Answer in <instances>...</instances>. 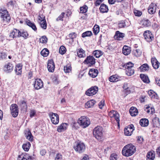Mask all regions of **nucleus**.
Masks as SVG:
<instances>
[{"label":"nucleus","instance_id":"nucleus-1","mask_svg":"<svg viewBox=\"0 0 160 160\" xmlns=\"http://www.w3.org/2000/svg\"><path fill=\"white\" fill-rule=\"evenodd\" d=\"M136 151V147L130 143L124 146L122 150V153L125 156L129 157L133 155Z\"/></svg>","mask_w":160,"mask_h":160},{"label":"nucleus","instance_id":"nucleus-2","mask_svg":"<svg viewBox=\"0 0 160 160\" xmlns=\"http://www.w3.org/2000/svg\"><path fill=\"white\" fill-rule=\"evenodd\" d=\"M103 129L102 127L98 126L93 130V133L94 137L98 140H101L102 137Z\"/></svg>","mask_w":160,"mask_h":160},{"label":"nucleus","instance_id":"nucleus-3","mask_svg":"<svg viewBox=\"0 0 160 160\" xmlns=\"http://www.w3.org/2000/svg\"><path fill=\"white\" fill-rule=\"evenodd\" d=\"M78 122L80 125L83 128L88 127L90 124L89 119L86 116L80 117Z\"/></svg>","mask_w":160,"mask_h":160},{"label":"nucleus","instance_id":"nucleus-4","mask_svg":"<svg viewBox=\"0 0 160 160\" xmlns=\"http://www.w3.org/2000/svg\"><path fill=\"white\" fill-rule=\"evenodd\" d=\"M73 148L77 152L81 153L85 151L86 148L84 143L79 142L76 143L74 146Z\"/></svg>","mask_w":160,"mask_h":160},{"label":"nucleus","instance_id":"nucleus-5","mask_svg":"<svg viewBox=\"0 0 160 160\" xmlns=\"http://www.w3.org/2000/svg\"><path fill=\"white\" fill-rule=\"evenodd\" d=\"M0 14L1 18L4 20H6L7 22L10 20V18L7 10L2 8L0 9Z\"/></svg>","mask_w":160,"mask_h":160},{"label":"nucleus","instance_id":"nucleus-6","mask_svg":"<svg viewBox=\"0 0 160 160\" xmlns=\"http://www.w3.org/2000/svg\"><path fill=\"white\" fill-rule=\"evenodd\" d=\"M49 116L50 118L51 121L53 124H57L58 123L59 118L57 114L50 112L49 113Z\"/></svg>","mask_w":160,"mask_h":160},{"label":"nucleus","instance_id":"nucleus-7","mask_svg":"<svg viewBox=\"0 0 160 160\" xmlns=\"http://www.w3.org/2000/svg\"><path fill=\"white\" fill-rule=\"evenodd\" d=\"M11 114L14 118L17 117L18 114V105L16 104H12L10 107Z\"/></svg>","mask_w":160,"mask_h":160},{"label":"nucleus","instance_id":"nucleus-8","mask_svg":"<svg viewBox=\"0 0 160 160\" xmlns=\"http://www.w3.org/2000/svg\"><path fill=\"white\" fill-rule=\"evenodd\" d=\"M98 91V88L97 86L92 87L86 92V94L88 96H91L96 94Z\"/></svg>","mask_w":160,"mask_h":160},{"label":"nucleus","instance_id":"nucleus-9","mask_svg":"<svg viewBox=\"0 0 160 160\" xmlns=\"http://www.w3.org/2000/svg\"><path fill=\"white\" fill-rule=\"evenodd\" d=\"M34 87L37 90H38L43 87V82L41 79H36L33 83Z\"/></svg>","mask_w":160,"mask_h":160},{"label":"nucleus","instance_id":"nucleus-10","mask_svg":"<svg viewBox=\"0 0 160 160\" xmlns=\"http://www.w3.org/2000/svg\"><path fill=\"white\" fill-rule=\"evenodd\" d=\"M143 35L145 39L147 42H150L151 41L152 39L153 38V35L150 31H145Z\"/></svg>","mask_w":160,"mask_h":160},{"label":"nucleus","instance_id":"nucleus-11","mask_svg":"<svg viewBox=\"0 0 160 160\" xmlns=\"http://www.w3.org/2000/svg\"><path fill=\"white\" fill-rule=\"evenodd\" d=\"M47 68L49 72H53L55 69V64L52 59L48 60L47 64Z\"/></svg>","mask_w":160,"mask_h":160},{"label":"nucleus","instance_id":"nucleus-12","mask_svg":"<svg viewBox=\"0 0 160 160\" xmlns=\"http://www.w3.org/2000/svg\"><path fill=\"white\" fill-rule=\"evenodd\" d=\"M20 31L16 29H14L10 32L9 35L10 38L12 39L16 37H19Z\"/></svg>","mask_w":160,"mask_h":160},{"label":"nucleus","instance_id":"nucleus-13","mask_svg":"<svg viewBox=\"0 0 160 160\" xmlns=\"http://www.w3.org/2000/svg\"><path fill=\"white\" fill-rule=\"evenodd\" d=\"M84 63L87 64H90L91 65H93L95 63V59L93 57L90 56L87 57Z\"/></svg>","mask_w":160,"mask_h":160},{"label":"nucleus","instance_id":"nucleus-14","mask_svg":"<svg viewBox=\"0 0 160 160\" xmlns=\"http://www.w3.org/2000/svg\"><path fill=\"white\" fill-rule=\"evenodd\" d=\"M13 65L10 62H8L4 66V70L7 72H11L13 70Z\"/></svg>","mask_w":160,"mask_h":160},{"label":"nucleus","instance_id":"nucleus-15","mask_svg":"<svg viewBox=\"0 0 160 160\" xmlns=\"http://www.w3.org/2000/svg\"><path fill=\"white\" fill-rule=\"evenodd\" d=\"M124 36V33H121L119 31H117L114 36V38L118 40H121Z\"/></svg>","mask_w":160,"mask_h":160},{"label":"nucleus","instance_id":"nucleus-16","mask_svg":"<svg viewBox=\"0 0 160 160\" xmlns=\"http://www.w3.org/2000/svg\"><path fill=\"white\" fill-rule=\"evenodd\" d=\"M98 70L96 69H91L89 71V75L92 78H95L98 75Z\"/></svg>","mask_w":160,"mask_h":160},{"label":"nucleus","instance_id":"nucleus-17","mask_svg":"<svg viewBox=\"0 0 160 160\" xmlns=\"http://www.w3.org/2000/svg\"><path fill=\"white\" fill-rule=\"evenodd\" d=\"M141 24L144 27H147L151 26V23L148 19H143L141 21Z\"/></svg>","mask_w":160,"mask_h":160},{"label":"nucleus","instance_id":"nucleus-18","mask_svg":"<svg viewBox=\"0 0 160 160\" xmlns=\"http://www.w3.org/2000/svg\"><path fill=\"white\" fill-rule=\"evenodd\" d=\"M152 65L154 68L158 69L159 66V62L157 60L156 58H152L151 60Z\"/></svg>","mask_w":160,"mask_h":160},{"label":"nucleus","instance_id":"nucleus-19","mask_svg":"<svg viewBox=\"0 0 160 160\" xmlns=\"http://www.w3.org/2000/svg\"><path fill=\"white\" fill-rule=\"evenodd\" d=\"M108 79L110 82H115L120 80V77L117 75H114L110 77Z\"/></svg>","mask_w":160,"mask_h":160},{"label":"nucleus","instance_id":"nucleus-20","mask_svg":"<svg viewBox=\"0 0 160 160\" xmlns=\"http://www.w3.org/2000/svg\"><path fill=\"white\" fill-rule=\"evenodd\" d=\"M67 126V124L66 123H62L58 127L57 131L58 132H61L66 129Z\"/></svg>","mask_w":160,"mask_h":160},{"label":"nucleus","instance_id":"nucleus-21","mask_svg":"<svg viewBox=\"0 0 160 160\" xmlns=\"http://www.w3.org/2000/svg\"><path fill=\"white\" fill-rule=\"evenodd\" d=\"M140 124L142 127H147L148 125L149 121L146 118H142L139 122Z\"/></svg>","mask_w":160,"mask_h":160},{"label":"nucleus","instance_id":"nucleus-22","mask_svg":"<svg viewBox=\"0 0 160 160\" xmlns=\"http://www.w3.org/2000/svg\"><path fill=\"white\" fill-rule=\"evenodd\" d=\"M140 76L142 80L144 82L147 83H148L150 82V80L147 75L141 74H140Z\"/></svg>","mask_w":160,"mask_h":160},{"label":"nucleus","instance_id":"nucleus-23","mask_svg":"<svg viewBox=\"0 0 160 160\" xmlns=\"http://www.w3.org/2000/svg\"><path fill=\"white\" fill-rule=\"evenodd\" d=\"M122 51L124 55H128L130 52V48L127 46H124L122 48Z\"/></svg>","mask_w":160,"mask_h":160},{"label":"nucleus","instance_id":"nucleus-24","mask_svg":"<svg viewBox=\"0 0 160 160\" xmlns=\"http://www.w3.org/2000/svg\"><path fill=\"white\" fill-rule=\"evenodd\" d=\"M129 112L132 116H135L138 114V110L136 108L132 107L130 108Z\"/></svg>","mask_w":160,"mask_h":160},{"label":"nucleus","instance_id":"nucleus-25","mask_svg":"<svg viewBox=\"0 0 160 160\" xmlns=\"http://www.w3.org/2000/svg\"><path fill=\"white\" fill-rule=\"evenodd\" d=\"M100 11L102 13L107 12L108 10V6L104 4H102L99 8Z\"/></svg>","mask_w":160,"mask_h":160},{"label":"nucleus","instance_id":"nucleus-26","mask_svg":"<svg viewBox=\"0 0 160 160\" xmlns=\"http://www.w3.org/2000/svg\"><path fill=\"white\" fill-rule=\"evenodd\" d=\"M139 69L141 72H145L149 70V66L147 63H144L141 65Z\"/></svg>","mask_w":160,"mask_h":160},{"label":"nucleus","instance_id":"nucleus-27","mask_svg":"<svg viewBox=\"0 0 160 160\" xmlns=\"http://www.w3.org/2000/svg\"><path fill=\"white\" fill-rule=\"evenodd\" d=\"M77 54L79 58H83L85 57L86 56L85 52L82 48L78 49Z\"/></svg>","mask_w":160,"mask_h":160},{"label":"nucleus","instance_id":"nucleus-28","mask_svg":"<svg viewBox=\"0 0 160 160\" xmlns=\"http://www.w3.org/2000/svg\"><path fill=\"white\" fill-rule=\"evenodd\" d=\"M96 103L95 101L93 100H91L87 102L85 104L86 108H90L92 107Z\"/></svg>","mask_w":160,"mask_h":160},{"label":"nucleus","instance_id":"nucleus-29","mask_svg":"<svg viewBox=\"0 0 160 160\" xmlns=\"http://www.w3.org/2000/svg\"><path fill=\"white\" fill-rule=\"evenodd\" d=\"M19 104L22 110L25 111L27 110L28 107L26 102L24 100H21Z\"/></svg>","mask_w":160,"mask_h":160},{"label":"nucleus","instance_id":"nucleus-30","mask_svg":"<svg viewBox=\"0 0 160 160\" xmlns=\"http://www.w3.org/2000/svg\"><path fill=\"white\" fill-rule=\"evenodd\" d=\"M26 23L28 26L32 28L35 31L37 30V28L35 25L34 23L32 22L30 20H28L26 21Z\"/></svg>","mask_w":160,"mask_h":160},{"label":"nucleus","instance_id":"nucleus-31","mask_svg":"<svg viewBox=\"0 0 160 160\" xmlns=\"http://www.w3.org/2000/svg\"><path fill=\"white\" fill-rule=\"evenodd\" d=\"M147 160H154L155 154L152 151L148 152L147 155Z\"/></svg>","mask_w":160,"mask_h":160},{"label":"nucleus","instance_id":"nucleus-32","mask_svg":"<svg viewBox=\"0 0 160 160\" xmlns=\"http://www.w3.org/2000/svg\"><path fill=\"white\" fill-rule=\"evenodd\" d=\"M148 95L151 96L152 98H155L157 99L158 96L156 93L153 91L150 90L148 91Z\"/></svg>","mask_w":160,"mask_h":160},{"label":"nucleus","instance_id":"nucleus-33","mask_svg":"<svg viewBox=\"0 0 160 160\" xmlns=\"http://www.w3.org/2000/svg\"><path fill=\"white\" fill-rule=\"evenodd\" d=\"M153 5L154 4L152 3L149 7L148 10V13L151 14L154 13L156 12L155 8L153 7Z\"/></svg>","mask_w":160,"mask_h":160},{"label":"nucleus","instance_id":"nucleus-34","mask_svg":"<svg viewBox=\"0 0 160 160\" xmlns=\"http://www.w3.org/2000/svg\"><path fill=\"white\" fill-rule=\"evenodd\" d=\"M26 137L27 139L30 141H32L33 139V136L32 135L30 130L28 131L27 132L25 133Z\"/></svg>","mask_w":160,"mask_h":160},{"label":"nucleus","instance_id":"nucleus-35","mask_svg":"<svg viewBox=\"0 0 160 160\" xmlns=\"http://www.w3.org/2000/svg\"><path fill=\"white\" fill-rule=\"evenodd\" d=\"M31 144L29 142H27L26 143H24L22 145V148L24 151H28L30 147Z\"/></svg>","mask_w":160,"mask_h":160},{"label":"nucleus","instance_id":"nucleus-36","mask_svg":"<svg viewBox=\"0 0 160 160\" xmlns=\"http://www.w3.org/2000/svg\"><path fill=\"white\" fill-rule=\"evenodd\" d=\"M28 35L29 34L27 31H23L22 32H21L20 31L19 37H22L24 39H27L28 38Z\"/></svg>","mask_w":160,"mask_h":160},{"label":"nucleus","instance_id":"nucleus-37","mask_svg":"<svg viewBox=\"0 0 160 160\" xmlns=\"http://www.w3.org/2000/svg\"><path fill=\"white\" fill-rule=\"evenodd\" d=\"M145 110L148 113L152 114L154 112V109L152 107L147 106L146 107Z\"/></svg>","mask_w":160,"mask_h":160},{"label":"nucleus","instance_id":"nucleus-38","mask_svg":"<svg viewBox=\"0 0 160 160\" xmlns=\"http://www.w3.org/2000/svg\"><path fill=\"white\" fill-rule=\"evenodd\" d=\"M126 73L127 75L128 76H131L134 73V69L132 68H129L128 69H125Z\"/></svg>","mask_w":160,"mask_h":160},{"label":"nucleus","instance_id":"nucleus-39","mask_svg":"<svg viewBox=\"0 0 160 160\" xmlns=\"http://www.w3.org/2000/svg\"><path fill=\"white\" fill-rule=\"evenodd\" d=\"M126 20H122L119 22L118 24V27L119 28H124L127 27V25L126 24Z\"/></svg>","mask_w":160,"mask_h":160},{"label":"nucleus","instance_id":"nucleus-40","mask_svg":"<svg viewBox=\"0 0 160 160\" xmlns=\"http://www.w3.org/2000/svg\"><path fill=\"white\" fill-rule=\"evenodd\" d=\"M49 53V51L48 49L44 48L41 52V55L44 57L47 56Z\"/></svg>","mask_w":160,"mask_h":160},{"label":"nucleus","instance_id":"nucleus-41","mask_svg":"<svg viewBox=\"0 0 160 160\" xmlns=\"http://www.w3.org/2000/svg\"><path fill=\"white\" fill-rule=\"evenodd\" d=\"M92 35V33L91 31H87L83 33L82 34V37L85 38L87 37H90Z\"/></svg>","mask_w":160,"mask_h":160},{"label":"nucleus","instance_id":"nucleus-42","mask_svg":"<svg viewBox=\"0 0 160 160\" xmlns=\"http://www.w3.org/2000/svg\"><path fill=\"white\" fill-rule=\"evenodd\" d=\"M93 54L96 58H99L101 56L103 53L102 51L99 50H96L93 52Z\"/></svg>","mask_w":160,"mask_h":160},{"label":"nucleus","instance_id":"nucleus-43","mask_svg":"<svg viewBox=\"0 0 160 160\" xmlns=\"http://www.w3.org/2000/svg\"><path fill=\"white\" fill-rule=\"evenodd\" d=\"M134 64L131 62L126 63L123 66V67L125 69L132 68Z\"/></svg>","mask_w":160,"mask_h":160},{"label":"nucleus","instance_id":"nucleus-44","mask_svg":"<svg viewBox=\"0 0 160 160\" xmlns=\"http://www.w3.org/2000/svg\"><path fill=\"white\" fill-rule=\"evenodd\" d=\"M88 8V7L87 5H84L80 8V12L82 13H85L87 11Z\"/></svg>","mask_w":160,"mask_h":160},{"label":"nucleus","instance_id":"nucleus-45","mask_svg":"<svg viewBox=\"0 0 160 160\" xmlns=\"http://www.w3.org/2000/svg\"><path fill=\"white\" fill-rule=\"evenodd\" d=\"M125 134L127 136H130L132 132V130L130 129L129 128H125L124 130Z\"/></svg>","mask_w":160,"mask_h":160},{"label":"nucleus","instance_id":"nucleus-46","mask_svg":"<svg viewBox=\"0 0 160 160\" xmlns=\"http://www.w3.org/2000/svg\"><path fill=\"white\" fill-rule=\"evenodd\" d=\"M152 122L154 126H156L157 127L159 126L160 123L159 118L157 117L154 118L152 120Z\"/></svg>","mask_w":160,"mask_h":160},{"label":"nucleus","instance_id":"nucleus-47","mask_svg":"<svg viewBox=\"0 0 160 160\" xmlns=\"http://www.w3.org/2000/svg\"><path fill=\"white\" fill-rule=\"evenodd\" d=\"M64 70L65 72L68 73L71 71V66L69 65H67L64 66Z\"/></svg>","mask_w":160,"mask_h":160},{"label":"nucleus","instance_id":"nucleus-48","mask_svg":"<svg viewBox=\"0 0 160 160\" xmlns=\"http://www.w3.org/2000/svg\"><path fill=\"white\" fill-rule=\"evenodd\" d=\"M99 31V27L98 25H95L93 28V32L95 35H97Z\"/></svg>","mask_w":160,"mask_h":160},{"label":"nucleus","instance_id":"nucleus-49","mask_svg":"<svg viewBox=\"0 0 160 160\" xmlns=\"http://www.w3.org/2000/svg\"><path fill=\"white\" fill-rule=\"evenodd\" d=\"M28 156L26 154H22L18 156V160H27V158Z\"/></svg>","mask_w":160,"mask_h":160},{"label":"nucleus","instance_id":"nucleus-50","mask_svg":"<svg viewBox=\"0 0 160 160\" xmlns=\"http://www.w3.org/2000/svg\"><path fill=\"white\" fill-rule=\"evenodd\" d=\"M40 26L43 29H46L47 28V24L46 20L43 22H39Z\"/></svg>","mask_w":160,"mask_h":160},{"label":"nucleus","instance_id":"nucleus-51","mask_svg":"<svg viewBox=\"0 0 160 160\" xmlns=\"http://www.w3.org/2000/svg\"><path fill=\"white\" fill-rule=\"evenodd\" d=\"M133 12L135 16L138 17L141 16L142 14V12L141 11L136 9H134L133 10Z\"/></svg>","mask_w":160,"mask_h":160},{"label":"nucleus","instance_id":"nucleus-52","mask_svg":"<svg viewBox=\"0 0 160 160\" xmlns=\"http://www.w3.org/2000/svg\"><path fill=\"white\" fill-rule=\"evenodd\" d=\"M51 78L54 84H57L58 83V78L56 76L52 75L51 77Z\"/></svg>","mask_w":160,"mask_h":160},{"label":"nucleus","instance_id":"nucleus-53","mask_svg":"<svg viewBox=\"0 0 160 160\" xmlns=\"http://www.w3.org/2000/svg\"><path fill=\"white\" fill-rule=\"evenodd\" d=\"M65 14V13L64 12H62L56 19V21H63V18Z\"/></svg>","mask_w":160,"mask_h":160},{"label":"nucleus","instance_id":"nucleus-54","mask_svg":"<svg viewBox=\"0 0 160 160\" xmlns=\"http://www.w3.org/2000/svg\"><path fill=\"white\" fill-rule=\"evenodd\" d=\"M66 48L65 47L62 46H61L59 49V52L60 54H64L66 52Z\"/></svg>","mask_w":160,"mask_h":160},{"label":"nucleus","instance_id":"nucleus-55","mask_svg":"<svg viewBox=\"0 0 160 160\" xmlns=\"http://www.w3.org/2000/svg\"><path fill=\"white\" fill-rule=\"evenodd\" d=\"M7 56V54L5 52L0 53V60H3L6 59Z\"/></svg>","mask_w":160,"mask_h":160},{"label":"nucleus","instance_id":"nucleus-56","mask_svg":"<svg viewBox=\"0 0 160 160\" xmlns=\"http://www.w3.org/2000/svg\"><path fill=\"white\" fill-rule=\"evenodd\" d=\"M133 54L136 57L139 56L141 54V52L139 49H135L133 51Z\"/></svg>","mask_w":160,"mask_h":160},{"label":"nucleus","instance_id":"nucleus-57","mask_svg":"<svg viewBox=\"0 0 160 160\" xmlns=\"http://www.w3.org/2000/svg\"><path fill=\"white\" fill-rule=\"evenodd\" d=\"M117 112V111L114 110L111 111L109 113L110 117L111 118H114Z\"/></svg>","mask_w":160,"mask_h":160},{"label":"nucleus","instance_id":"nucleus-58","mask_svg":"<svg viewBox=\"0 0 160 160\" xmlns=\"http://www.w3.org/2000/svg\"><path fill=\"white\" fill-rule=\"evenodd\" d=\"M40 41L41 42L46 43L47 42V38L46 36H44L40 39Z\"/></svg>","mask_w":160,"mask_h":160},{"label":"nucleus","instance_id":"nucleus-59","mask_svg":"<svg viewBox=\"0 0 160 160\" xmlns=\"http://www.w3.org/2000/svg\"><path fill=\"white\" fill-rule=\"evenodd\" d=\"M114 118L116 120V121L118 123V125L119 126V114L118 113V112H117L116 115L114 117Z\"/></svg>","mask_w":160,"mask_h":160},{"label":"nucleus","instance_id":"nucleus-60","mask_svg":"<svg viewBox=\"0 0 160 160\" xmlns=\"http://www.w3.org/2000/svg\"><path fill=\"white\" fill-rule=\"evenodd\" d=\"M38 18L39 20V22H42V21L43 22L44 21V20H46L45 17L42 15H39L38 16Z\"/></svg>","mask_w":160,"mask_h":160},{"label":"nucleus","instance_id":"nucleus-61","mask_svg":"<svg viewBox=\"0 0 160 160\" xmlns=\"http://www.w3.org/2000/svg\"><path fill=\"white\" fill-rule=\"evenodd\" d=\"M77 36V34L75 32H72L69 34V37L72 39L75 38Z\"/></svg>","mask_w":160,"mask_h":160},{"label":"nucleus","instance_id":"nucleus-62","mask_svg":"<svg viewBox=\"0 0 160 160\" xmlns=\"http://www.w3.org/2000/svg\"><path fill=\"white\" fill-rule=\"evenodd\" d=\"M105 105V101L104 100H102L98 104V106L99 108L102 109L103 106Z\"/></svg>","mask_w":160,"mask_h":160},{"label":"nucleus","instance_id":"nucleus-63","mask_svg":"<svg viewBox=\"0 0 160 160\" xmlns=\"http://www.w3.org/2000/svg\"><path fill=\"white\" fill-rule=\"evenodd\" d=\"M62 156L59 153H58L55 158V160H62Z\"/></svg>","mask_w":160,"mask_h":160},{"label":"nucleus","instance_id":"nucleus-64","mask_svg":"<svg viewBox=\"0 0 160 160\" xmlns=\"http://www.w3.org/2000/svg\"><path fill=\"white\" fill-rule=\"evenodd\" d=\"M117 155L114 154H112L110 158V160H116Z\"/></svg>","mask_w":160,"mask_h":160}]
</instances>
